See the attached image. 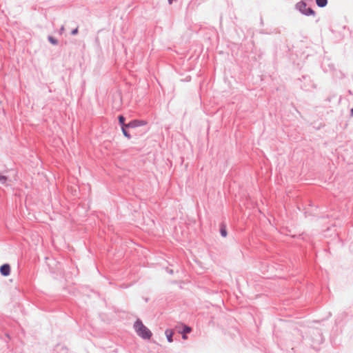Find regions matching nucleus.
Here are the masks:
<instances>
[{
	"label": "nucleus",
	"mask_w": 353,
	"mask_h": 353,
	"mask_svg": "<svg viewBox=\"0 0 353 353\" xmlns=\"http://www.w3.org/2000/svg\"><path fill=\"white\" fill-rule=\"evenodd\" d=\"M134 328L137 333V334L144 339H150L152 336V332L150 330L145 326L142 321L139 319H137L134 324Z\"/></svg>",
	"instance_id": "nucleus-1"
},
{
	"label": "nucleus",
	"mask_w": 353,
	"mask_h": 353,
	"mask_svg": "<svg viewBox=\"0 0 353 353\" xmlns=\"http://www.w3.org/2000/svg\"><path fill=\"white\" fill-rule=\"evenodd\" d=\"M147 121L143 120H134L129 123L126 124V127L128 128H136L138 126L145 125L147 124Z\"/></svg>",
	"instance_id": "nucleus-2"
},
{
	"label": "nucleus",
	"mask_w": 353,
	"mask_h": 353,
	"mask_svg": "<svg viewBox=\"0 0 353 353\" xmlns=\"http://www.w3.org/2000/svg\"><path fill=\"white\" fill-rule=\"evenodd\" d=\"M1 274L3 276H8L10 272V267L8 264H4L0 268Z\"/></svg>",
	"instance_id": "nucleus-3"
},
{
	"label": "nucleus",
	"mask_w": 353,
	"mask_h": 353,
	"mask_svg": "<svg viewBox=\"0 0 353 353\" xmlns=\"http://www.w3.org/2000/svg\"><path fill=\"white\" fill-rule=\"evenodd\" d=\"M296 8L301 12H303V11H305L307 8L306 7V3L303 2V1H301L299 3H298L296 4Z\"/></svg>",
	"instance_id": "nucleus-4"
},
{
	"label": "nucleus",
	"mask_w": 353,
	"mask_h": 353,
	"mask_svg": "<svg viewBox=\"0 0 353 353\" xmlns=\"http://www.w3.org/2000/svg\"><path fill=\"white\" fill-rule=\"evenodd\" d=\"M165 335L167 336V339H168V341L171 343L172 342V335H173V332L172 330H167L165 331Z\"/></svg>",
	"instance_id": "nucleus-5"
},
{
	"label": "nucleus",
	"mask_w": 353,
	"mask_h": 353,
	"mask_svg": "<svg viewBox=\"0 0 353 353\" xmlns=\"http://www.w3.org/2000/svg\"><path fill=\"white\" fill-rule=\"evenodd\" d=\"M316 4L319 7H325L327 3V0H316Z\"/></svg>",
	"instance_id": "nucleus-6"
},
{
	"label": "nucleus",
	"mask_w": 353,
	"mask_h": 353,
	"mask_svg": "<svg viewBox=\"0 0 353 353\" xmlns=\"http://www.w3.org/2000/svg\"><path fill=\"white\" fill-rule=\"evenodd\" d=\"M302 13L305 14V15H314V14H315L314 11L312 8H307Z\"/></svg>",
	"instance_id": "nucleus-7"
},
{
	"label": "nucleus",
	"mask_w": 353,
	"mask_h": 353,
	"mask_svg": "<svg viewBox=\"0 0 353 353\" xmlns=\"http://www.w3.org/2000/svg\"><path fill=\"white\" fill-rule=\"evenodd\" d=\"M48 41L53 45H57L58 43V41L57 39H55L54 37L49 36L48 37Z\"/></svg>",
	"instance_id": "nucleus-8"
},
{
	"label": "nucleus",
	"mask_w": 353,
	"mask_h": 353,
	"mask_svg": "<svg viewBox=\"0 0 353 353\" xmlns=\"http://www.w3.org/2000/svg\"><path fill=\"white\" fill-rule=\"evenodd\" d=\"M119 121L120 123V124L122 125V127H126V125L124 123V121H125V118L122 115H120L119 117Z\"/></svg>",
	"instance_id": "nucleus-9"
},
{
	"label": "nucleus",
	"mask_w": 353,
	"mask_h": 353,
	"mask_svg": "<svg viewBox=\"0 0 353 353\" xmlns=\"http://www.w3.org/2000/svg\"><path fill=\"white\" fill-rule=\"evenodd\" d=\"M7 181H8V179H7L6 176H2V175L0 174V183L1 184L6 183Z\"/></svg>",
	"instance_id": "nucleus-10"
},
{
	"label": "nucleus",
	"mask_w": 353,
	"mask_h": 353,
	"mask_svg": "<svg viewBox=\"0 0 353 353\" xmlns=\"http://www.w3.org/2000/svg\"><path fill=\"white\" fill-rule=\"evenodd\" d=\"M221 234L223 237H225L227 236V231L225 227H222L221 228Z\"/></svg>",
	"instance_id": "nucleus-11"
},
{
	"label": "nucleus",
	"mask_w": 353,
	"mask_h": 353,
	"mask_svg": "<svg viewBox=\"0 0 353 353\" xmlns=\"http://www.w3.org/2000/svg\"><path fill=\"white\" fill-rule=\"evenodd\" d=\"M191 330H192L191 327L185 325V326H184L183 333H184V334L190 333L191 332Z\"/></svg>",
	"instance_id": "nucleus-12"
},
{
	"label": "nucleus",
	"mask_w": 353,
	"mask_h": 353,
	"mask_svg": "<svg viewBox=\"0 0 353 353\" xmlns=\"http://www.w3.org/2000/svg\"><path fill=\"white\" fill-rule=\"evenodd\" d=\"M122 132H123V135H124L125 137H127V138H130V134H129L128 133V132L124 129V128H123V127H122Z\"/></svg>",
	"instance_id": "nucleus-13"
},
{
	"label": "nucleus",
	"mask_w": 353,
	"mask_h": 353,
	"mask_svg": "<svg viewBox=\"0 0 353 353\" xmlns=\"http://www.w3.org/2000/svg\"><path fill=\"white\" fill-rule=\"evenodd\" d=\"M77 32H78V29L76 28V29L73 30L71 33H72V34H76L77 33Z\"/></svg>",
	"instance_id": "nucleus-14"
},
{
	"label": "nucleus",
	"mask_w": 353,
	"mask_h": 353,
	"mask_svg": "<svg viewBox=\"0 0 353 353\" xmlns=\"http://www.w3.org/2000/svg\"><path fill=\"white\" fill-rule=\"evenodd\" d=\"M63 31H64V27H63V26H62V27L61 28L60 30H59V33H60V34H62V33L63 32Z\"/></svg>",
	"instance_id": "nucleus-15"
},
{
	"label": "nucleus",
	"mask_w": 353,
	"mask_h": 353,
	"mask_svg": "<svg viewBox=\"0 0 353 353\" xmlns=\"http://www.w3.org/2000/svg\"><path fill=\"white\" fill-rule=\"evenodd\" d=\"M182 337H183V339H187V336H186L185 334H184V333H183Z\"/></svg>",
	"instance_id": "nucleus-16"
},
{
	"label": "nucleus",
	"mask_w": 353,
	"mask_h": 353,
	"mask_svg": "<svg viewBox=\"0 0 353 353\" xmlns=\"http://www.w3.org/2000/svg\"><path fill=\"white\" fill-rule=\"evenodd\" d=\"M351 111H352V113H353V108L352 109V110H351Z\"/></svg>",
	"instance_id": "nucleus-17"
}]
</instances>
